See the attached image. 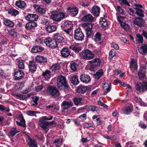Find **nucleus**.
<instances>
[{
    "instance_id": "473e14b6",
    "label": "nucleus",
    "mask_w": 147,
    "mask_h": 147,
    "mask_svg": "<svg viewBox=\"0 0 147 147\" xmlns=\"http://www.w3.org/2000/svg\"><path fill=\"white\" fill-rule=\"evenodd\" d=\"M3 24L11 28L13 27L14 25V23L8 19H5L4 20Z\"/></svg>"
},
{
    "instance_id": "6ab92c4d",
    "label": "nucleus",
    "mask_w": 147,
    "mask_h": 147,
    "mask_svg": "<svg viewBox=\"0 0 147 147\" xmlns=\"http://www.w3.org/2000/svg\"><path fill=\"white\" fill-rule=\"evenodd\" d=\"M90 87L80 85L76 89L77 92L79 93L83 94L87 90H89Z\"/></svg>"
},
{
    "instance_id": "dca6fc26",
    "label": "nucleus",
    "mask_w": 147,
    "mask_h": 147,
    "mask_svg": "<svg viewBox=\"0 0 147 147\" xmlns=\"http://www.w3.org/2000/svg\"><path fill=\"white\" fill-rule=\"evenodd\" d=\"M80 79L82 82L86 84L88 83L91 80L90 76L84 74L81 75Z\"/></svg>"
},
{
    "instance_id": "4d7b16f0",
    "label": "nucleus",
    "mask_w": 147,
    "mask_h": 147,
    "mask_svg": "<svg viewBox=\"0 0 147 147\" xmlns=\"http://www.w3.org/2000/svg\"><path fill=\"white\" fill-rule=\"evenodd\" d=\"M43 41L44 39L42 38L39 37L35 40V42L36 43V44H42Z\"/></svg>"
},
{
    "instance_id": "7ed1b4c3",
    "label": "nucleus",
    "mask_w": 147,
    "mask_h": 147,
    "mask_svg": "<svg viewBox=\"0 0 147 147\" xmlns=\"http://www.w3.org/2000/svg\"><path fill=\"white\" fill-rule=\"evenodd\" d=\"M44 42L47 46L52 49H55L58 46L56 41L53 39L49 37H47L45 39Z\"/></svg>"
},
{
    "instance_id": "9b49d317",
    "label": "nucleus",
    "mask_w": 147,
    "mask_h": 147,
    "mask_svg": "<svg viewBox=\"0 0 147 147\" xmlns=\"http://www.w3.org/2000/svg\"><path fill=\"white\" fill-rule=\"evenodd\" d=\"M53 39L58 43H62L64 39V38L62 34L59 33H57L53 34Z\"/></svg>"
},
{
    "instance_id": "aec40b11",
    "label": "nucleus",
    "mask_w": 147,
    "mask_h": 147,
    "mask_svg": "<svg viewBox=\"0 0 147 147\" xmlns=\"http://www.w3.org/2000/svg\"><path fill=\"white\" fill-rule=\"evenodd\" d=\"M61 56L63 57H66L70 54V51L69 49L67 47L63 48L61 51Z\"/></svg>"
},
{
    "instance_id": "b1692460",
    "label": "nucleus",
    "mask_w": 147,
    "mask_h": 147,
    "mask_svg": "<svg viewBox=\"0 0 147 147\" xmlns=\"http://www.w3.org/2000/svg\"><path fill=\"white\" fill-rule=\"evenodd\" d=\"M68 10L70 13L71 15L72 16H75L78 13V9L76 7H69Z\"/></svg>"
},
{
    "instance_id": "58836bf2",
    "label": "nucleus",
    "mask_w": 147,
    "mask_h": 147,
    "mask_svg": "<svg viewBox=\"0 0 147 147\" xmlns=\"http://www.w3.org/2000/svg\"><path fill=\"white\" fill-rule=\"evenodd\" d=\"M9 14L12 16H16L19 13V11L14 9H10L8 11Z\"/></svg>"
},
{
    "instance_id": "ddd939ff",
    "label": "nucleus",
    "mask_w": 147,
    "mask_h": 147,
    "mask_svg": "<svg viewBox=\"0 0 147 147\" xmlns=\"http://www.w3.org/2000/svg\"><path fill=\"white\" fill-rule=\"evenodd\" d=\"M72 102L70 100L63 101L61 104V106L64 109H67L72 107Z\"/></svg>"
},
{
    "instance_id": "f03ea898",
    "label": "nucleus",
    "mask_w": 147,
    "mask_h": 147,
    "mask_svg": "<svg viewBox=\"0 0 147 147\" xmlns=\"http://www.w3.org/2000/svg\"><path fill=\"white\" fill-rule=\"evenodd\" d=\"M51 19L54 21L59 22L65 18V13L63 12H55L50 16Z\"/></svg>"
},
{
    "instance_id": "f8f14e48",
    "label": "nucleus",
    "mask_w": 147,
    "mask_h": 147,
    "mask_svg": "<svg viewBox=\"0 0 147 147\" xmlns=\"http://www.w3.org/2000/svg\"><path fill=\"white\" fill-rule=\"evenodd\" d=\"M132 21L134 24L140 27L143 26L144 22V20L142 18L140 17L133 19Z\"/></svg>"
},
{
    "instance_id": "ea45409f",
    "label": "nucleus",
    "mask_w": 147,
    "mask_h": 147,
    "mask_svg": "<svg viewBox=\"0 0 147 147\" xmlns=\"http://www.w3.org/2000/svg\"><path fill=\"white\" fill-rule=\"evenodd\" d=\"M137 10L136 11V14L138 16L143 17L144 16V12L142 9L137 8H135Z\"/></svg>"
},
{
    "instance_id": "774afa93",
    "label": "nucleus",
    "mask_w": 147,
    "mask_h": 147,
    "mask_svg": "<svg viewBox=\"0 0 147 147\" xmlns=\"http://www.w3.org/2000/svg\"><path fill=\"white\" fill-rule=\"evenodd\" d=\"M114 136H108L107 135H105L103 136V137L107 140H113V139L114 138Z\"/></svg>"
},
{
    "instance_id": "3c124183",
    "label": "nucleus",
    "mask_w": 147,
    "mask_h": 147,
    "mask_svg": "<svg viewBox=\"0 0 147 147\" xmlns=\"http://www.w3.org/2000/svg\"><path fill=\"white\" fill-rule=\"evenodd\" d=\"M78 66V65L76 63H72L70 65V68L73 71L76 70Z\"/></svg>"
},
{
    "instance_id": "79ce46f5",
    "label": "nucleus",
    "mask_w": 147,
    "mask_h": 147,
    "mask_svg": "<svg viewBox=\"0 0 147 147\" xmlns=\"http://www.w3.org/2000/svg\"><path fill=\"white\" fill-rule=\"evenodd\" d=\"M19 131L15 128H12L11 129L10 132L9 133V135L10 136H13L16 134L18 133Z\"/></svg>"
},
{
    "instance_id": "2eb2a0df",
    "label": "nucleus",
    "mask_w": 147,
    "mask_h": 147,
    "mask_svg": "<svg viewBox=\"0 0 147 147\" xmlns=\"http://www.w3.org/2000/svg\"><path fill=\"white\" fill-rule=\"evenodd\" d=\"M99 23L101 27L104 29L105 30L108 27V25L105 19L101 17L99 20Z\"/></svg>"
},
{
    "instance_id": "0e129e2a",
    "label": "nucleus",
    "mask_w": 147,
    "mask_h": 147,
    "mask_svg": "<svg viewBox=\"0 0 147 147\" xmlns=\"http://www.w3.org/2000/svg\"><path fill=\"white\" fill-rule=\"evenodd\" d=\"M41 23L42 24L47 25V24L48 23V20L45 18H42L41 19Z\"/></svg>"
},
{
    "instance_id": "bf43d9fd",
    "label": "nucleus",
    "mask_w": 147,
    "mask_h": 147,
    "mask_svg": "<svg viewBox=\"0 0 147 147\" xmlns=\"http://www.w3.org/2000/svg\"><path fill=\"white\" fill-rule=\"evenodd\" d=\"M125 18L124 17L121 16H119L117 17V20L120 23V24L124 23V22H123V21L124 20Z\"/></svg>"
},
{
    "instance_id": "680f3d73",
    "label": "nucleus",
    "mask_w": 147,
    "mask_h": 147,
    "mask_svg": "<svg viewBox=\"0 0 147 147\" xmlns=\"http://www.w3.org/2000/svg\"><path fill=\"white\" fill-rule=\"evenodd\" d=\"M36 113V112L34 111H28L26 112L27 114L31 116L35 115Z\"/></svg>"
},
{
    "instance_id": "603ef678",
    "label": "nucleus",
    "mask_w": 147,
    "mask_h": 147,
    "mask_svg": "<svg viewBox=\"0 0 147 147\" xmlns=\"http://www.w3.org/2000/svg\"><path fill=\"white\" fill-rule=\"evenodd\" d=\"M119 3L122 5H127L128 6H130L129 3L127 0H119Z\"/></svg>"
},
{
    "instance_id": "a878e982",
    "label": "nucleus",
    "mask_w": 147,
    "mask_h": 147,
    "mask_svg": "<svg viewBox=\"0 0 147 147\" xmlns=\"http://www.w3.org/2000/svg\"><path fill=\"white\" fill-rule=\"evenodd\" d=\"M90 62L91 63V66L93 68L99 66L100 63V60L98 58L94 59Z\"/></svg>"
},
{
    "instance_id": "69168bd1",
    "label": "nucleus",
    "mask_w": 147,
    "mask_h": 147,
    "mask_svg": "<svg viewBox=\"0 0 147 147\" xmlns=\"http://www.w3.org/2000/svg\"><path fill=\"white\" fill-rule=\"evenodd\" d=\"M91 110L92 111H96L97 113H98L99 110L97 107L95 106H92L91 107Z\"/></svg>"
},
{
    "instance_id": "13d9d810",
    "label": "nucleus",
    "mask_w": 147,
    "mask_h": 147,
    "mask_svg": "<svg viewBox=\"0 0 147 147\" xmlns=\"http://www.w3.org/2000/svg\"><path fill=\"white\" fill-rule=\"evenodd\" d=\"M115 9L117 12H119L120 14H123L124 11L121 7L119 6H117L115 7Z\"/></svg>"
},
{
    "instance_id": "72a5a7b5",
    "label": "nucleus",
    "mask_w": 147,
    "mask_h": 147,
    "mask_svg": "<svg viewBox=\"0 0 147 147\" xmlns=\"http://www.w3.org/2000/svg\"><path fill=\"white\" fill-rule=\"evenodd\" d=\"M33 7L36 11L41 13H43L45 12V10L43 8L40 7L39 5H33Z\"/></svg>"
},
{
    "instance_id": "4468645a",
    "label": "nucleus",
    "mask_w": 147,
    "mask_h": 147,
    "mask_svg": "<svg viewBox=\"0 0 147 147\" xmlns=\"http://www.w3.org/2000/svg\"><path fill=\"white\" fill-rule=\"evenodd\" d=\"M61 27L63 30L65 29V28L70 29L72 28L73 26L70 21H67L62 22L61 24Z\"/></svg>"
},
{
    "instance_id": "412c9836",
    "label": "nucleus",
    "mask_w": 147,
    "mask_h": 147,
    "mask_svg": "<svg viewBox=\"0 0 147 147\" xmlns=\"http://www.w3.org/2000/svg\"><path fill=\"white\" fill-rule=\"evenodd\" d=\"M133 110L132 105L130 104L128 106L124 107L122 110L123 113L126 114H129Z\"/></svg>"
},
{
    "instance_id": "f704fd0d",
    "label": "nucleus",
    "mask_w": 147,
    "mask_h": 147,
    "mask_svg": "<svg viewBox=\"0 0 147 147\" xmlns=\"http://www.w3.org/2000/svg\"><path fill=\"white\" fill-rule=\"evenodd\" d=\"M19 120H19L18 121H16L17 125L19 126H21L24 127L25 126V120L23 117H20Z\"/></svg>"
},
{
    "instance_id": "c756f323",
    "label": "nucleus",
    "mask_w": 147,
    "mask_h": 147,
    "mask_svg": "<svg viewBox=\"0 0 147 147\" xmlns=\"http://www.w3.org/2000/svg\"><path fill=\"white\" fill-rule=\"evenodd\" d=\"M29 141L28 145L29 147H38L37 144L36 140L34 139H32L30 138H28Z\"/></svg>"
},
{
    "instance_id": "1a4fd4ad",
    "label": "nucleus",
    "mask_w": 147,
    "mask_h": 147,
    "mask_svg": "<svg viewBox=\"0 0 147 147\" xmlns=\"http://www.w3.org/2000/svg\"><path fill=\"white\" fill-rule=\"evenodd\" d=\"M84 35L80 29L75 30L74 35V38L77 40L82 41L83 39Z\"/></svg>"
},
{
    "instance_id": "c03bdc74",
    "label": "nucleus",
    "mask_w": 147,
    "mask_h": 147,
    "mask_svg": "<svg viewBox=\"0 0 147 147\" xmlns=\"http://www.w3.org/2000/svg\"><path fill=\"white\" fill-rule=\"evenodd\" d=\"M82 100V99L79 97H75L73 99V101L76 105H80Z\"/></svg>"
},
{
    "instance_id": "09e8293b",
    "label": "nucleus",
    "mask_w": 147,
    "mask_h": 147,
    "mask_svg": "<svg viewBox=\"0 0 147 147\" xmlns=\"http://www.w3.org/2000/svg\"><path fill=\"white\" fill-rule=\"evenodd\" d=\"M101 34L99 32L96 33L94 36V40L96 42H98L101 40Z\"/></svg>"
},
{
    "instance_id": "393cba45",
    "label": "nucleus",
    "mask_w": 147,
    "mask_h": 147,
    "mask_svg": "<svg viewBox=\"0 0 147 147\" xmlns=\"http://www.w3.org/2000/svg\"><path fill=\"white\" fill-rule=\"evenodd\" d=\"M57 28L56 26L54 24H49L47 25L45 28L46 30L50 33L55 31Z\"/></svg>"
},
{
    "instance_id": "e2e57ef3",
    "label": "nucleus",
    "mask_w": 147,
    "mask_h": 147,
    "mask_svg": "<svg viewBox=\"0 0 147 147\" xmlns=\"http://www.w3.org/2000/svg\"><path fill=\"white\" fill-rule=\"evenodd\" d=\"M109 56L111 58L114 57L116 55V52L114 49H111L109 52Z\"/></svg>"
},
{
    "instance_id": "a18cd8bd",
    "label": "nucleus",
    "mask_w": 147,
    "mask_h": 147,
    "mask_svg": "<svg viewBox=\"0 0 147 147\" xmlns=\"http://www.w3.org/2000/svg\"><path fill=\"white\" fill-rule=\"evenodd\" d=\"M137 63L134 59H132L130 64V67L133 68L134 69H137Z\"/></svg>"
},
{
    "instance_id": "bb28decb",
    "label": "nucleus",
    "mask_w": 147,
    "mask_h": 147,
    "mask_svg": "<svg viewBox=\"0 0 147 147\" xmlns=\"http://www.w3.org/2000/svg\"><path fill=\"white\" fill-rule=\"evenodd\" d=\"M94 20V18L90 14L84 16L82 19L81 21L84 22H92Z\"/></svg>"
},
{
    "instance_id": "2f4dec72",
    "label": "nucleus",
    "mask_w": 147,
    "mask_h": 147,
    "mask_svg": "<svg viewBox=\"0 0 147 147\" xmlns=\"http://www.w3.org/2000/svg\"><path fill=\"white\" fill-rule=\"evenodd\" d=\"M92 11L93 15L95 16H98L99 14L100 9L97 6L93 7L92 9Z\"/></svg>"
},
{
    "instance_id": "8fccbe9b",
    "label": "nucleus",
    "mask_w": 147,
    "mask_h": 147,
    "mask_svg": "<svg viewBox=\"0 0 147 147\" xmlns=\"http://www.w3.org/2000/svg\"><path fill=\"white\" fill-rule=\"evenodd\" d=\"M62 139H58L55 140L54 143L56 145V147H60L62 144Z\"/></svg>"
},
{
    "instance_id": "4be33fe9",
    "label": "nucleus",
    "mask_w": 147,
    "mask_h": 147,
    "mask_svg": "<svg viewBox=\"0 0 147 147\" xmlns=\"http://www.w3.org/2000/svg\"><path fill=\"white\" fill-rule=\"evenodd\" d=\"M38 16L37 15L33 14H29L26 17V20L31 21H36L38 20Z\"/></svg>"
},
{
    "instance_id": "423d86ee",
    "label": "nucleus",
    "mask_w": 147,
    "mask_h": 147,
    "mask_svg": "<svg viewBox=\"0 0 147 147\" xmlns=\"http://www.w3.org/2000/svg\"><path fill=\"white\" fill-rule=\"evenodd\" d=\"M82 26L84 28L87 37H89L92 34L93 31L92 29L93 26L92 24L84 23L82 24Z\"/></svg>"
},
{
    "instance_id": "e433bc0d",
    "label": "nucleus",
    "mask_w": 147,
    "mask_h": 147,
    "mask_svg": "<svg viewBox=\"0 0 147 147\" xmlns=\"http://www.w3.org/2000/svg\"><path fill=\"white\" fill-rule=\"evenodd\" d=\"M103 74V70L101 69L98 71L94 75V76L95 78L98 79L100 78Z\"/></svg>"
},
{
    "instance_id": "0eeeda50",
    "label": "nucleus",
    "mask_w": 147,
    "mask_h": 147,
    "mask_svg": "<svg viewBox=\"0 0 147 147\" xmlns=\"http://www.w3.org/2000/svg\"><path fill=\"white\" fill-rule=\"evenodd\" d=\"M136 90L138 92H143L147 90V82L137 83L136 86Z\"/></svg>"
},
{
    "instance_id": "a19ab883",
    "label": "nucleus",
    "mask_w": 147,
    "mask_h": 147,
    "mask_svg": "<svg viewBox=\"0 0 147 147\" xmlns=\"http://www.w3.org/2000/svg\"><path fill=\"white\" fill-rule=\"evenodd\" d=\"M103 88L106 93L109 92L111 89L110 86L107 83H105L104 84L103 86Z\"/></svg>"
},
{
    "instance_id": "6e6d98bb",
    "label": "nucleus",
    "mask_w": 147,
    "mask_h": 147,
    "mask_svg": "<svg viewBox=\"0 0 147 147\" xmlns=\"http://www.w3.org/2000/svg\"><path fill=\"white\" fill-rule=\"evenodd\" d=\"M18 67L19 68L23 69L24 68L25 65L23 61L19 60L18 63Z\"/></svg>"
},
{
    "instance_id": "c85d7f7f",
    "label": "nucleus",
    "mask_w": 147,
    "mask_h": 147,
    "mask_svg": "<svg viewBox=\"0 0 147 147\" xmlns=\"http://www.w3.org/2000/svg\"><path fill=\"white\" fill-rule=\"evenodd\" d=\"M16 5L17 6L22 9H25L26 5L25 3L22 0L17 1L16 3Z\"/></svg>"
},
{
    "instance_id": "052dcab7",
    "label": "nucleus",
    "mask_w": 147,
    "mask_h": 147,
    "mask_svg": "<svg viewBox=\"0 0 147 147\" xmlns=\"http://www.w3.org/2000/svg\"><path fill=\"white\" fill-rule=\"evenodd\" d=\"M136 102L141 106H144V102L142 101L141 99L140 98H137L136 100Z\"/></svg>"
},
{
    "instance_id": "a211bd4d",
    "label": "nucleus",
    "mask_w": 147,
    "mask_h": 147,
    "mask_svg": "<svg viewBox=\"0 0 147 147\" xmlns=\"http://www.w3.org/2000/svg\"><path fill=\"white\" fill-rule=\"evenodd\" d=\"M28 66L30 71L32 73L35 72L36 69V65L35 62L33 61H30Z\"/></svg>"
},
{
    "instance_id": "f3484780",
    "label": "nucleus",
    "mask_w": 147,
    "mask_h": 147,
    "mask_svg": "<svg viewBox=\"0 0 147 147\" xmlns=\"http://www.w3.org/2000/svg\"><path fill=\"white\" fill-rule=\"evenodd\" d=\"M69 48L77 53H78L80 50L79 44L75 42H74L71 44L69 47Z\"/></svg>"
},
{
    "instance_id": "4c0bfd02",
    "label": "nucleus",
    "mask_w": 147,
    "mask_h": 147,
    "mask_svg": "<svg viewBox=\"0 0 147 147\" xmlns=\"http://www.w3.org/2000/svg\"><path fill=\"white\" fill-rule=\"evenodd\" d=\"M136 41L139 44H142L143 42V36L139 33L136 35Z\"/></svg>"
},
{
    "instance_id": "6e6552de",
    "label": "nucleus",
    "mask_w": 147,
    "mask_h": 147,
    "mask_svg": "<svg viewBox=\"0 0 147 147\" xmlns=\"http://www.w3.org/2000/svg\"><path fill=\"white\" fill-rule=\"evenodd\" d=\"M48 93L53 96L57 97L60 95V93L58 90L55 87L49 86L47 89Z\"/></svg>"
},
{
    "instance_id": "49530a36",
    "label": "nucleus",
    "mask_w": 147,
    "mask_h": 147,
    "mask_svg": "<svg viewBox=\"0 0 147 147\" xmlns=\"http://www.w3.org/2000/svg\"><path fill=\"white\" fill-rule=\"evenodd\" d=\"M141 53L144 54L147 53V44H144L140 48Z\"/></svg>"
},
{
    "instance_id": "cd10ccee",
    "label": "nucleus",
    "mask_w": 147,
    "mask_h": 147,
    "mask_svg": "<svg viewBox=\"0 0 147 147\" xmlns=\"http://www.w3.org/2000/svg\"><path fill=\"white\" fill-rule=\"evenodd\" d=\"M35 60L36 61L39 63H45L47 61L46 58L40 55H37L35 57Z\"/></svg>"
},
{
    "instance_id": "338daca9",
    "label": "nucleus",
    "mask_w": 147,
    "mask_h": 147,
    "mask_svg": "<svg viewBox=\"0 0 147 147\" xmlns=\"http://www.w3.org/2000/svg\"><path fill=\"white\" fill-rule=\"evenodd\" d=\"M66 33L70 35L72 34V30L71 29H65L63 30Z\"/></svg>"
},
{
    "instance_id": "f257e3e1",
    "label": "nucleus",
    "mask_w": 147,
    "mask_h": 147,
    "mask_svg": "<svg viewBox=\"0 0 147 147\" xmlns=\"http://www.w3.org/2000/svg\"><path fill=\"white\" fill-rule=\"evenodd\" d=\"M53 116H51L49 118H47V116H43L40 117L39 119V124L43 129L46 132L49 130L48 127L49 125L52 124L54 123V121L51 122L47 121L45 120H50L52 119Z\"/></svg>"
},
{
    "instance_id": "5701e85b",
    "label": "nucleus",
    "mask_w": 147,
    "mask_h": 147,
    "mask_svg": "<svg viewBox=\"0 0 147 147\" xmlns=\"http://www.w3.org/2000/svg\"><path fill=\"white\" fill-rule=\"evenodd\" d=\"M14 76L16 80H19L24 77V74L23 71L19 70L14 73Z\"/></svg>"
},
{
    "instance_id": "864d4df0",
    "label": "nucleus",
    "mask_w": 147,
    "mask_h": 147,
    "mask_svg": "<svg viewBox=\"0 0 147 147\" xmlns=\"http://www.w3.org/2000/svg\"><path fill=\"white\" fill-rule=\"evenodd\" d=\"M121 26L125 30H127L129 29V27L128 24L124 22L120 24Z\"/></svg>"
},
{
    "instance_id": "c9c22d12",
    "label": "nucleus",
    "mask_w": 147,
    "mask_h": 147,
    "mask_svg": "<svg viewBox=\"0 0 147 147\" xmlns=\"http://www.w3.org/2000/svg\"><path fill=\"white\" fill-rule=\"evenodd\" d=\"M8 33L13 38L16 37L18 33L13 29L11 28L8 30Z\"/></svg>"
},
{
    "instance_id": "9d476101",
    "label": "nucleus",
    "mask_w": 147,
    "mask_h": 147,
    "mask_svg": "<svg viewBox=\"0 0 147 147\" xmlns=\"http://www.w3.org/2000/svg\"><path fill=\"white\" fill-rule=\"evenodd\" d=\"M146 66L145 65H140L139 71L138 74L140 80H142L145 78V75L144 72L146 71Z\"/></svg>"
},
{
    "instance_id": "7c9ffc66",
    "label": "nucleus",
    "mask_w": 147,
    "mask_h": 147,
    "mask_svg": "<svg viewBox=\"0 0 147 147\" xmlns=\"http://www.w3.org/2000/svg\"><path fill=\"white\" fill-rule=\"evenodd\" d=\"M44 49V48L37 45L33 46L31 49V51L34 53L40 52Z\"/></svg>"
},
{
    "instance_id": "39448f33",
    "label": "nucleus",
    "mask_w": 147,
    "mask_h": 147,
    "mask_svg": "<svg viewBox=\"0 0 147 147\" xmlns=\"http://www.w3.org/2000/svg\"><path fill=\"white\" fill-rule=\"evenodd\" d=\"M57 86L59 89H61L62 87H67L65 78L62 75L59 76L57 78Z\"/></svg>"
},
{
    "instance_id": "5fc2aeb1",
    "label": "nucleus",
    "mask_w": 147,
    "mask_h": 147,
    "mask_svg": "<svg viewBox=\"0 0 147 147\" xmlns=\"http://www.w3.org/2000/svg\"><path fill=\"white\" fill-rule=\"evenodd\" d=\"M60 67V66L58 64H55L51 66V69L52 71H55L59 69Z\"/></svg>"
},
{
    "instance_id": "de8ad7c7",
    "label": "nucleus",
    "mask_w": 147,
    "mask_h": 147,
    "mask_svg": "<svg viewBox=\"0 0 147 147\" xmlns=\"http://www.w3.org/2000/svg\"><path fill=\"white\" fill-rule=\"evenodd\" d=\"M42 75L46 80L49 79L50 77V72L48 70H46L43 73Z\"/></svg>"
},
{
    "instance_id": "37998d69",
    "label": "nucleus",
    "mask_w": 147,
    "mask_h": 147,
    "mask_svg": "<svg viewBox=\"0 0 147 147\" xmlns=\"http://www.w3.org/2000/svg\"><path fill=\"white\" fill-rule=\"evenodd\" d=\"M71 80V83L74 85H77L79 83L78 78L76 76L72 77Z\"/></svg>"
},
{
    "instance_id": "20e7f679",
    "label": "nucleus",
    "mask_w": 147,
    "mask_h": 147,
    "mask_svg": "<svg viewBox=\"0 0 147 147\" xmlns=\"http://www.w3.org/2000/svg\"><path fill=\"white\" fill-rule=\"evenodd\" d=\"M80 56L83 59H91L94 57L92 52L88 49L82 51L80 53Z\"/></svg>"
}]
</instances>
